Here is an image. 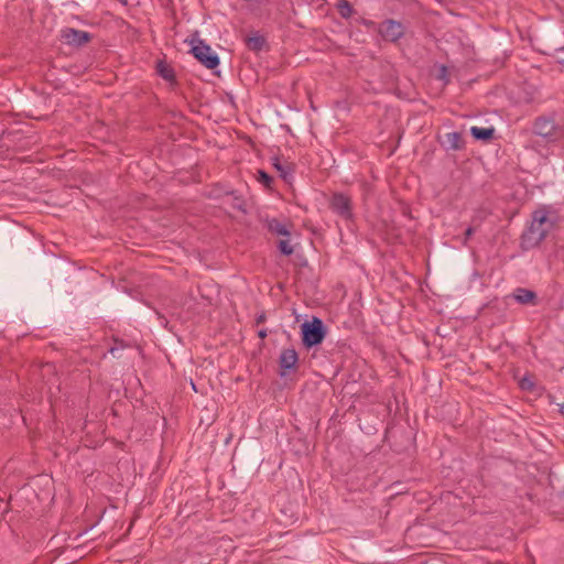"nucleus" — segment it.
<instances>
[{
  "label": "nucleus",
  "mask_w": 564,
  "mask_h": 564,
  "mask_svg": "<svg viewBox=\"0 0 564 564\" xmlns=\"http://www.w3.org/2000/svg\"><path fill=\"white\" fill-rule=\"evenodd\" d=\"M512 296L520 304H536V293L528 289L518 288L514 290Z\"/></svg>",
  "instance_id": "nucleus-9"
},
{
  "label": "nucleus",
  "mask_w": 564,
  "mask_h": 564,
  "mask_svg": "<svg viewBox=\"0 0 564 564\" xmlns=\"http://www.w3.org/2000/svg\"><path fill=\"white\" fill-rule=\"evenodd\" d=\"M533 132L547 142H557L564 138V123L556 122L554 115L540 116L533 122Z\"/></svg>",
  "instance_id": "nucleus-2"
},
{
  "label": "nucleus",
  "mask_w": 564,
  "mask_h": 564,
  "mask_svg": "<svg viewBox=\"0 0 564 564\" xmlns=\"http://www.w3.org/2000/svg\"><path fill=\"white\" fill-rule=\"evenodd\" d=\"M336 8L339 15L344 19H349L355 12L351 3L348 0H339L336 4Z\"/></svg>",
  "instance_id": "nucleus-15"
},
{
  "label": "nucleus",
  "mask_w": 564,
  "mask_h": 564,
  "mask_svg": "<svg viewBox=\"0 0 564 564\" xmlns=\"http://www.w3.org/2000/svg\"><path fill=\"white\" fill-rule=\"evenodd\" d=\"M192 53L194 57L208 69H214L219 65V57L213 53L210 46L203 40H191Z\"/></svg>",
  "instance_id": "nucleus-4"
},
{
  "label": "nucleus",
  "mask_w": 564,
  "mask_h": 564,
  "mask_svg": "<svg viewBox=\"0 0 564 564\" xmlns=\"http://www.w3.org/2000/svg\"><path fill=\"white\" fill-rule=\"evenodd\" d=\"M156 73L166 82L174 83L175 82V73L174 69L165 62L158 61L155 66Z\"/></svg>",
  "instance_id": "nucleus-11"
},
{
  "label": "nucleus",
  "mask_w": 564,
  "mask_h": 564,
  "mask_svg": "<svg viewBox=\"0 0 564 564\" xmlns=\"http://www.w3.org/2000/svg\"><path fill=\"white\" fill-rule=\"evenodd\" d=\"M115 343H116V345L109 349V352H110L113 357H118L117 352H118L120 349H123V348H124V345L122 344V341H118V340H116Z\"/></svg>",
  "instance_id": "nucleus-19"
},
{
  "label": "nucleus",
  "mask_w": 564,
  "mask_h": 564,
  "mask_svg": "<svg viewBox=\"0 0 564 564\" xmlns=\"http://www.w3.org/2000/svg\"><path fill=\"white\" fill-rule=\"evenodd\" d=\"M265 37L259 33H254L246 39V45L250 51L260 52L265 46Z\"/></svg>",
  "instance_id": "nucleus-12"
},
{
  "label": "nucleus",
  "mask_w": 564,
  "mask_h": 564,
  "mask_svg": "<svg viewBox=\"0 0 564 564\" xmlns=\"http://www.w3.org/2000/svg\"><path fill=\"white\" fill-rule=\"evenodd\" d=\"M234 208L238 209V210H242L245 212L243 209V206H242V202L241 200H238L236 199L235 204L232 205Z\"/></svg>",
  "instance_id": "nucleus-22"
},
{
  "label": "nucleus",
  "mask_w": 564,
  "mask_h": 564,
  "mask_svg": "<svg viewBox=\"0 0 564 564\" xmlns=\"http://www.w3.org/2000/svg\"><path fill=\"white\" fill-rule=\"evenodd\" d=\"M265 319H267L265 314L261 313L259 316H257L256 322H257V324H261V323H264Z\"/></svg>",
  "instance_id": "nucleus-23"
},
{
  "label": "nucleus",
  "mask_w": 564,
  "mask_h": 564,
  "mask_svg": "<svg viewBox=\"0 0 564 564\" xmlns=\"http://www.w3.org/2000/svg\"><path fill=\"white\" fill-rule=\"evenodd\" d=\"M474 234H475V228H474V227H468V228L465 230L463 243H464V245H467V241L470 239V237H471Z\"/></svg>",
  "instance_id": "nucleus-21"
},
{
  "label": "nucleus",
  "mask_w": 564,
  "mask_h": 564,
  "mask_svg": "<svg viewBox=\"0 0 564 564\" xmlns=\"http://www.w3.org/2000/svg\"><path fill=\"white\" fill-rule=\"evenodd\" d=\"M301 335L303 346L308 349L323 343L326 327L321 318L314 316L311 322L301 325Z\"/></svg>",
  "instance_id": "nucleus-3"
},
{
  "label": "nucleus",
  "mask_w": 564,
  "mask_h": 564,
  "mask_svg": "<svg viewBox=\"0 0 564 564\" xmlns=\"http://www.w3.org/2000/svg\"><path fill=\"white\" fill-rule=\"evenodd\" d=\"M267 227H268V230L271 234H274V235H278V236L290 237V235H291V232H290V230L288 228V225L284 224V223H281L276 218L268 219L267 220Z\"/></svg>",
  "instance_id": "nucleus-10"
},
{
  "label": "nucleus",
  "mask_w": 564,
  "mask_h": 564,
  "mask_svg": "<svg viewBox=\"0 0 564 564\" xmlns=\"http://www.w3.org/2000/svg\"><path fill=\"white\" fill-rule=\"evenodd\" d=\"M520 387L523 389V390H529L531 391L533 389V382L528 379V378H523L521 381H520Z\"/></svg>",
  "instance_id": "nucleus-20"
},
{
  "label": "nucleus",
  "mask_w": 564,
  "mask_h": 564,
  "mask_svg": "<svg viewBox=\"0 0 564 564\" xmlns=\"http://www.w3.org/2000/svg\"><path fill=\"white\" fill-rule=\"evenodd\" d=\"M278 248L280 252L284 256H291L294 252V249L290 243L289 237H285V239H281L278 243Z\"/></svg>",
  "instance_id": "nucleus-17"
},
{
  "label": "nucleus",
  "mask_w": 564,
  "mask_h": 564,
  "mask_svg": "<svg viewBox=\"0 0 564 564\" xmlns=\"http://www.w3.org/2000/svg\"><path fill=\"white\" fill-rule=\"evenodd\" d=\"M299 362V355L294 348L283 349L279 357L280 376L284 377L290 371H295Z\"/></svg>",
  "instance_id": "nucleus-7"
},
{
  "label": "nucleus",
  "mask_w": 564,
  "mask_h": 564,
  "mask_svg": "<svg viewBox=\"0 0 564 564\" xmlns=\"http://www.w3.org/2000/svg\"><path fill=\"white\" fill-rule=\"evenodd\" d=\"M273 166L280 172V176L283 178V180H288L289 176L292 175L293 173V169L291 165H283L281 164L279 158H273Z\"/></svg>",
  "instance_id": "nucleus-16"
},
{
  "label": "nucleus",
  "mask_w": 564,
  "mask_h": 564,
  "mask_svg": "<svg viewBox=\"0 0 564 564\" xmlns=\"http://www.w3.org/2000/svg\"><path fill=\"white\" fill-rule=\"evenodd\" d=\"M62 39L66 44L79 47L88 43L91 35L86 31L66 28L62 30Z\"/></svg>",
  "instance_id": "nucleus-8"
},
{
  "label": "nucleus",
  "mask_w": 564,
  "mask_h": 564,
  "mask_svg": "<svg viewBox=\"0 0 564 564\" xmlns=\"http://www.w3.org/2000/svg\"><path fill=\"white\" fill-rule=\"evenodd\" d=\"M470 133L476 140L489 141L494 138L495 129L492 127H471Z\"/></svg>",
  "instance_id": "nucleus-13"
},
{
  "label": "nucleus",
  "mask_w": 564,
  "mask_h": 564,
  "mask_svg": "<svg viewBox=\"0 0 564 564\" xmlns=\"http://www.w3.org/2000/svg\"><path fill=\"white\" fill-rule=\"evenodd\" d=\"M445 144L452 150H459L464 147V140L459 132H448L445 134Z\"/></svg>",
  "instance_id": "nucleus-14"
},
{
  "label": "nucleus",
  "mask_w": 564,
  "mask_h": 564,
  "mask_svg": "<svg viewBox=\"0 0 564 564\" xmlns=\"http://www.w3.org/2000/svg\"><path fill=\"white\" fill-rule=\"evenodd\" d=\"M553 226L547 217V210L540 208L532 214V221L529 228L521 235V246L523 249L538 247L547 236Z\"/></svg>",
  "instance_id": "nucleus-1"
},
{
  "label": "nucleus",
  "mask_w": 564,
  "mask_h": 564,
  "mask_svg": "<svg viewBox=\"0 0 564 564\" xmlns=\"http://www.w3.org/2000/svg\"><path fill=\"white\" fill-rule=\"evenodd\" d=\"M558 63L564 65V57H558Z\"/></svg>",
  "instance_id": "nucleus-25"
},
{
  "label": "nucleus",
  "mask_w": 564,
  "mask_h": 564,
  "mask_svg": "<svg viewBox=\"0 0 564 564\" xmlns=\"http://www.w3.org/2000/svg\"><path fill=\"white\" fill-rule=\"evenodd\" d=\"M378 33L384 41L395 43L404 36L405 26L400 21L387 19L379 23Z\"/></svg>",
  "instance_id": "nucleus-6"
},
{
  "label": "nucleus",
  "mask_w": 564,
  "mask_h": 564,
  "mask_svg": "<svg viewBox=\"0 0 564 564\" xmlns=\"http://www.w3.org/2000/svg\"><path fill=\"white\" fill-rule=\"evenodd\" d=\"M257 180L263 184L265 187H271L272 183H273V177L271 175H269L267 172H264L263 170H259L258 171V177Z\"/></svg>",
  "instance_id": "nucleus-18"
},
{
  "label": "nucleus",
  "mask_w": 564,
  "mask_h": 564,
  "mask_svg": "<svg viewBox=\"0 0 564 564\" xmlns=\"http://www.w3.org/2000/svg\"><path fill=\"white\" fill-rule=\"evenodd\" d=\"M329 208L344 220L354 219L351 198L344 193H334L332 195L329 199Z\"/></svg>",
  "instance_id": "nucleus-5"
},
{
  "label": "nucleus",
  "mask_w": 564,
  "mask_h": 564,
  "mask_svg": "<svg viewBox=\"0 0 564 564\" xmlns=\"http://www.w3.org/2000/svg\"><path fill=\"white\" fill-rule=\"evenodd\" d=\"M258 336L261 338V339H264L267 336H268V330L265 328L263 329H260L258 332Z\"/></svg>",
  "instance_id": "nucleus-24"
}]
</instances>
